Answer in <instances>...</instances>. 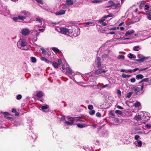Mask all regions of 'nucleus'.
<instances>
[{"label": "nucleus", "mask_w": 151, "mask_h": 151, "mask_svg": "<svg viewBox=\"0 0 151 151\" xmlns=\"http://www.w3.org/2000/svg\"><path fill=\"white\" fill-rule=\"evenodd\" d=\"M134 119L138 121V125L141 124L142 123H143L144 124L145 123V122H143L142 121V119L141 116V114L140 115L139 114H137L135 116Z\"/></svg>", "instance_id": "7"}, {"label": "nucleus", "mask_w": 151, "mask_h": 151, "mask_svg": "<svg viewBox=\"0 0 151 151\" xmlns=\"http://www.w3.org/2000/svg\"><path fill=\"white\" fill-rule=\"evenodd\" d=\"M32 138L34 139V140L35 139H36L37 138V137L33 134L32 135Z\"/></svg>", "instance_id": "58"}, {"label": "nucleus", "mask_w": 151, "mask_h": 151, "mask_svg": "<svg viewBox=\"0 0 151 151\" xmlns=\"http://www.w3.org/2000/svg\"><path fill=\"white\" fill-rule=\"evenodd\" d=\"M120 71L121 72H125V73H127V70H125L124 69H121L120 70Z\"/></svg>", "instance_id": "56"}, {"label": "nucleus", "mask_w": 151, "mask_h": 151, "mask_svg": "<svg viewBox=\"0 0 151 151\" xmlns=\"http://www.w3.org/2000/svg\"><path fill=\"white\" fill-rule=\"evenodd\" d=\"M65 11L64 10H60L55 13V14L56 15H60L63 14H65Z\"/></svg>", "instance_id": "18"}, {"label": "nucleus", "mask_w": 151, "mask_h": 151, "mask_svg": "<svg viewBox=\"0 0 151 151\" xmlns=\"http://www.w3.org/2000/svg\"><path fill=\"white\" fill-rule=\"evenodd\" d=\"M102 1L100 0H94L93 1V2L94 3H100Z\"/></svg>", "instance_id": "45"}, {"label": "nucleus", "mask_w": 151, "mask_h": 151, "mask_svg": "<svg viewBox=\"0 0 151 151\" xmlns=\"http://www.w3.org/2000/svg\"><path fill=\"white\" fill-rule=\"evenodd\" d=\"M20 17V18L23 21L26 19L28 17L31 15L30 13L26 10H22L19 13V14Z\"/></svg>", "instance_id": "2"}, {"label": "nucleus", "mask_w": 151, "mask_h": 151, "mask_svg": "<svg viewBox=\"0 0 151 151\" xmlns=\"http://www.w3.org/2000/svg\"><path fill=\"white\" fill-rule=\"evenodd\" d=\"M43 93L42 91H39L37 92V97L40 98L43 96Z\"/></svg>", "instance_id": "24"}, {"label": "nucleus", "mask_w": 151, "mask_h": 151, "mask_svg": "<svg viewBox=\"0 0 151 151\" xmlns=\"http://www.w3.org/2000/svg\"><path fill=\"white\" fill-rule=\"evenodd\" d=\"M58 64L59 65H60L62 63V61L61 59H58Z\"/></svg>", "instance_id": "55"}, {"label": "nucleus", "mask_w": 151, "mask_h": 151, "mask_svg": "<svg viewBox=\"0 0 151 151\" xmlns=\"http://www.w3.org/2000/svg\"><path fill=\"white\" fill-rule=\"evenodd\" d=\"M52 64L53 67L55 68H57L58 67V66L56 63H52H52H51Z\"/></svg>", "instance_id": "37"}, {"label": "nucleus", "mask_w": 151, "mask_h": 151, "mask_svg": "<svg viewBox=\"0 0 151 151\" xmlns=\"http://www.w3.org/2000/svg\"><path fill=\"white\" fill-rule=\"evenodd\" d=\"M139 47L138 46H135L133 47V49L135 51H137L139 50L138 49L139 48Z\"/></svg>", "instance_id": "35"}, {"label": "nucleus", "mask_w": 151, "mask_h": 151, "mask_svg": "<svg viewBox=\"0 0 151 151\" xmlns=\"http://www.w3.org/2000/svg\"><path fill=\"white\" fill-rule=\"evenodd\" d=\"M96 116L99 117H100L101 116V115L100 114V113L99 112H97V113H96Z\"/></svg>", "instance_id": "51"}, {"label": "nucleus", "mask_w": 151, "mask_h": 151, "mask_svg": "<svg viewBox=\"0 0 151 151\" xmlns=\"http://www.w3.org/2000/svg\"><path fill=\"white\" fill-rule=\"evenodd\" d=\"M108 57V55L107 54H105L102 55L103 58H106Z\"/></svg>", "instance_id": "52"}, {"label": "nucleus", "mask_w": 151, "mask_h": 151, "mask_svg": "<svg viewBox=\"0 0 151 151\" xmlns=\"http://www.w3.org/2000/svg\"><path fill=\"white\" fill-rule=\"evenodd\" d=\"M40 32L37 30H33L31 32V34L32 36V40L34 42H36L37 40V37L39 36Z\"/></svg>", "instance_id": "4"}, {"label": "nucleus", "mask_w": 151, "mask_h": 151, "mask_svg": "<svg viewBox=\"0 0 151 151\" xmlns=\"http://www.w3.org/2000/svg\"><path fill=\"white\" fill-rule=\"evenodd\" d=\"M127 72H129V73H133V71H132V70H127Z\"/></svg>", "instance_id": "62"}, {"label": "nucleus", "mask_w": 151, "mask_h": 151, "mask_svg": "<svg viewBox=\"0 0 151 151\" xmlns=\"http://www.w3.org/2000/svg\"><path fill=\"white\" fill-rule=\"evenodd\" d=\"M114 2L112 1H109L106 4L107 5L105 6L106 8H109L111 7L112 5L114 4Z\"/></svg>", "instance_id": "20"}, {"label": "nucleus", "mask_w": 151, "mask_h": 151, "mask_svg": "<svg viewBox=\"0 0 151 151\" xmlns=\"http://www.w3.org/2000/svg\"><path fill=\"white\" fill-rule=\"evenodd\" d=\"M137 57L139 59L136 60L140 62H143L145 60H147L149 58L148 57H144L141 54H138L137 55Z\"/></svg>", "instance_id": "10"}, {"label": "nucleus", "mask_w": 151, "mask_h": 151, "mask_svg": "<svg viewBox=\"0 0 151 151\" xmlns=\"http://www.w3.org/2000/svg\"><path fill=\"white\" fill-rule=\"evenodd\" d=\"M51 49L54 51L57 52L58 53H60L61 52V51L57 47H53Z\"/></svg>", "instance_id": "25"}, {"label": "nucleus", "mask_w": 151, "mask_h": 151, "mask_svg": "<svg viewBox=\"0 0 151 151\" xmlns=\"http://www.w3.org/2000/svg\"><path fill=\"white\" fill-rule=\"evenodd\" d=\"M95 25V23L93 22L92 21H89L86 23L85 24V26H94Z\"/></svg>", "instance_id": "22"}, {"label": "nucleus", "mask_w": 151, "mask_h": 151, "mask_svg": "<svg viewBox=\"0 0 151 151\" xmlns=\"http://www.w3.org/2000/svg\"><path fill=\"white\" fill-rule=\"evenodd\" d=\"M67 65L66 64V65H63L62 66V68L63 70L66 69V67Z\"/></svg>", "instance_id": "54"}, {"label": "nucleus", "mask_w": 151, "mask_h": 151, "mask_svg": "<svg viewBox=\"0 0 151 151\" xmlns=\"http://www.w3.org/2000/svg\"><path fill=\"white\" fill-rule=\"evenodd\" d=\"M144 77V76L142 74H138L136 76V78L137 79H142Z\"/></svg>", "instance_id": "27"}, {"label": "nucleus", "mask_w": 151, "mask_h": 151, "mask_svg": "<svg viewBox=\"0 0 151 151\" xmlns=\"http://www.w3.org/2000/svg\"><path fill=\"white\" fill-rule=\"evenodd\" d=\"M60 29V33L62 34L65 35H70V34L72 32V27H61L59 28Z\"/></svg>", "instance_id": "3"}, {"label": "nucleus", "mask_w": 151, "mask_h": 151, "mask_svg": "<svg viewBox=\"0 0 151 151\" xmlns=\"http://www.w3.org/2000/svg\"><path fill=\"white\" fill-rule=\"evenodd\" d=\"M121 6L120 3H119L117 4H116L114 3V4L111 6L112 8L113 9H118Z\"/></svg>", "instance_id": "17"}, {"label": "nucleus", "mask_w": 151, "mask_h": 151, "mask_svg": "<svg viewBox=\"0 0 151 151\" xmlns=\"http://www.w3.org/2000/svg\"><path fill=\"white\" fill-rule=\"evenodd\" d=\"M115 113L116 114H118L120 115H122V114L123 113L122 112L119 110H116L115 111Z\"/></svg>", "instance_id": "39"}, {"label": "nucleus", "mask_w": 151, "mask_h": 151, "mask_svg": "<svg viewBox=\"0 0 151 151\" xmlns=\"http://www.w3.org/2000/svg\"><path fill=\"white\" fill-rule=\"evenodd\" d=\"M66 68L65 74L67 75H71L72 76L74 75V73L73 72L72 70L69 67V65L68 64L66 63Z\"/></svg>", "instance_id": "9"}, {"label": "nucleus", "mask_w": 151, "mask_h": 151, "mask_svg": "<svg viewBox=\"0 0 151 151\" xmlns=\"http://www.w3.org/2000/svg\"><path fill=\"white\" fill-rule=\"evenodd\" d=\"M135 145L138 147H140L142 146V142L140 140H137L134 142Z\"/></svg>", "instance_id": "16"}, {"label": "nucleus", "mask_w": 151, "mask_h": 151, "mask_svg": "<svg viewBox=\"0 0 151 151\" xmlns=\"http://www.w3.org/2000/svg\"><path fill=\"white\" fill-rule=\"evenodd\" d=\"M77 126L79 128H82L83 127V125L81 124H77Z\"/></svg>", "instance_id": "47"}, {"label": "nucleus", "mask_w": 151, "mask_h": 151, "mask_svg": "<svg viewBox=\"0 0 151 151\" xmlns=\"http://www.w3.org/2000/svg\"><path fill=\"white\" fill-rule=\"evenodd\" d=\"M132 94H133L132 92H129L127 94V97L128 98H129L131 96Z\"/></svg>", "instance_id": "41"}, {"label": "nucleus", "mask_w": 151, "mask_h": 151, "mask_svg": "<svg viewBox=\"0 0 151 151\" xmlns=\"http://www.w3.org/2000/svg\"><path fill=\"white\" fill-rule=\"evenodd\" d=\"M105 18L104 17V18H103L101 19H100L99 20V22L100 23H101L102 22H103L105 20Z\"/></svg>", "instance_id": "48"}, {"label": "nucleus", "mask_w": 151, "mask_h": 151, "mask_svg": "<svg viewBox=\"0 0 151 151\" xmlns=\"http://www.w3.org/2000/svg\"><path fill=\"white\" fill-rule=\"evenodd\" d=\"M140 105V103L139 102H137L134 104V106L135 107H138Z\"/></svg>", "instance_id": "31"}, {"label": "nucleus", "mask_w": 151, "mask_h": 151, "mask_svg": "<svg viewBox=\"0 0 151 151\" xmlns=\"http://www.w3.org/2000/svg\"><path fill=\"white\" fill-rule=\"evenodd\" d=\"M132 90L133 91H134L136 95L138 94L139 92V87H134L132 88Z\"/></svg>", "instance_id": "15"}, {"label": "nucleus", "mask_w": 151, "mask_h": 151, "mask_svg": "<svg viewBox=\"0 0 151 151\" xmlns=\"http://www.w3.org/2000/svg\"><path fill=\"white\" fill-rule=\"evenodd\" d=\"M113 14L111 13L109 14L108 15L106 16H105L104 17L105 18H107L108 17H112L113 16Z\"/></svg>", "instance_id": "36"}, {"label": "nucleus", "mask_w": 151, "mask_h": 151, "mask_svg": "<svg viewBox=\"0 0 151 151\" xmlns=\"http://www.w3.org/2000/svg\"><path fill=\"white\" fill-rule=\"evenodd\" d=\"M136 80L134 78H132L131 79L130 81L132 83H134L135 82Z\"/></svg>", "instance_id": "50"}, {"label": "nucleus", "mask_w": 151, "mask_h": 151, "mask_svg": "<svg viewBox=\"0 0 151 151\" xmlns=\"http://www.w3.org/2000/svg\"><path fill=\"white\" fill-rule=\"evenodd\" d=\"M22 96L21 94H18L17 96L16 99L17 100H20L21 99Z\"/></svg>", "instance_id": "42"}, {"label": "nucleus", "mask_w": 151, "mask_h": 151, "mask_svg": "<svg viewBox=\"0 0 151 151\" xmlns=\"http://www.w3.org/2000/svg\"><path fill=\"white\" fill-rule=\"evenodd\" d=\"M72 32L70 34V35H73L75 37H77L80 34V29L78 27H75L72 29Z\"/></svg>", "instance_id": "5"}, {"label": "nucleus", "mask_w": 151, "mask_h": 151, "mask_svg": "<svg viewBox=\"0 0 151 151\" xmlns=\"http://www.w3.org/2000/svg\"><path fill=\"white\" fill-rule=\"evenodd\" d=\"M31 62L33 63H35L36 62V59L34 57H32L31 58Z\"/></svg>", "instance_id": "32"}, {"label": "nucleus", "mask_w": 151, "mask_h": 151, "mask_svg": "<svg viewBox=\"0 0 151 151\" xmlns=\"http://www.w3.org/2000/svg\"><path fill=\"white\" fill-rule=\"evenodd\" d=\"M134 139L136 140H138L139 139H140V136L139 135H136L134 137Z\"/></svg>", "instance_id": "43"}, {"label": "nucleus", "mask_w": 151, "mask_h": 151, "mask_svg": "<svg viewBox=\"0 0 151 151\" xmlns=\"http://www.w3.org/2000/svg\"><path fill=\"white\" fill-rule=\"evenodd\" d=\"M109 86L108 84H106L104 85H103V86H102L101 88H105L108 87Z\"/></svg>", "instance_id": "57"}, {"label": "nucleus", "mask_w": 151, "mask_h": 151, "mask_svg": "<svg viewBox=\"0 0 151 151\" xmlns=\"http://www.w3.org/2000/svg\"><path fill=\"white\" fill-rule=\"evenodd\" d=\"M65 116H63L61 118V120L62 121H63L65 119Z\"/></svg>", "instance_id": "59"}, {"label": "nucleus", "mask_w": 151, "mask_h": 151, "mask_svg": "<svg viewBox=\"0 0 151 151\" xmlns=\"http://www.w3.org/2000/svg\"><path fill=\"white\" fill-rule=\"evenodd\" d=\"M128 57L130 59H135L136 58V56L130 53L128 55Z\"/></svg>", "instance_id": "29"}, {"label": "nucleus", "mask_w": 151, "mask_h": 151, "mask_svg": "<svg viewBox=\"0 0 151 151\" xmlns=\"http://www.w3.org/2000/svg\"><path fill=\"white\" fill-rule=\"evenodd\" d=\"M106 72V71L102 69H100L95 70V74L96 75H99L102 73H104Z\"/></svg>", "instance_id": "12"}, {"label": "nucleus", "mask_w": 151, "mask_h": 151, "mask_svg": "<svg viewBox=\"0 0 151 151\" xmlns=\"http://www.w3.org/2000/svg\"><path fill=\"white\" fill-rule=\"evenodd\" d=\"M96 62L97 63V66L99 68H100L101 66V58L99 57H97L96 59Z\"/></svg>", "instance_id": "13"}, {"label": "nucleus", "mask_w": 151, "mask_h": 151, "mask_svg": "<svg viewBox=\"0 0 151 151\" xmlns=\"http://www.w3.org/2000/svg\"><path fill=\"white\" fill-rule=\"evenodd\" d=\"M41 59L42 60L45 61L46 63H52V62L47 60L44 57H42L41 58Z\"/></svg>", "instance_id": "23"}, {"label": "nucleus", "mask_w": 151, "mask_h": 151, "mask_svg": "<svg viewBox=\"0 0 151 151\" xmlns=\"http://www.w3.org/2000/svg\"><path fill=\"white\" fill-rule=\"evenodd\" d=\"M117 108L119 109H123V108L121 106H117Z\"/></svg>", "instance_id": "60"}, {"label": "nucleus", "mask_w": 151, "mask_h": 151, "mask_svg": "<svg viewBox=\"0 0 151 151\" xmlns=\"http://www.w3.org/2000/svg\"><path fill=\"white\" fill-rule=\"evenodd\" d=\"M122 77L124 78H128L130 77L131 75H126L124 73H123L122 74Z\"/></svg>", "instance_id": "34"}, {"label": "nucleus", "mask_w": 151, "mask_h": 151, "mask_svg": "<svg viewBox=\"0 0 151 151\" xmlns=\"http://www.w3.org/2000/svg\"><path fill=\"white\" fill-rule=\"evenodd\" d=\"M134 32V31L133 29H130L127 31L125 34V36H128L129 35H131Z\"/></svg>", "instance_id": "14"}, {"label": "nucleus", "mask_w": 151, "mask_h": 151, "mask_svg": "<svg viewBox=\"0 0 151 151\" xmlns=\"http://www.w3.org/2000/svg\"><path fill=\"white\" fill-rule=\"evenodd\" d=\"M95 113V111L94 110H90L89 112V113L91 115H93Z\"/></svg>", "instance_id": "40"}, {"label": "nucleus", "mask_w": 151, "mask_h": 151, "mask_svg": "<svg viewBox=\"0 0 151 151\" xmlns=\"http://www.w3.org/2000/svg\"><path fill=\"white\" fill-rule=\"evenodd\" d=\"M22 35L24 36H28L30 32V31L27 28H22L20 32Z\"/></svg>", "instance_id": "8"}, {"label": "nucleus", "mask_w": 151, "mask_h": 151, "mask_svg": "<svg viewBox=\"0 0 151 151\" xmlns=\"http://www.w3.org/2000/svg\"><path fill=\"white\" fill-rule=\"evenodd\" d=\"M141 114L143 122L147 121L150 119V117L149 113L147 112H142Z\"/></svg>", "instance_id": "6"}, {"label": "nucleus", "mask_w": 151, "mask_h": 151, "mask_svg": "<svg viewBox=\"0 0 151 151\" xmlns=\"http://www.w3.org/2000/svg\"><path fill=\"white\" fill-rule=\"evenodd\" d=\"M20 18V17L19 14L17 17H14L12 19L14 21L16 22L19 19L20 20H22V19H21Z\"/></svg>", "instance_id": "26"}, {"label": "nucleus", "mask_w": 151, "mask_h": 151, "mask_svg": "<svg viewBox=\"0 0 151 151\" xmlns=\"http://www.w3.org/2000/svg\"><path fill=\"white\" fill-rule=\"evenodd\" d=\"M107 29L108 30H115L116 29V27H112V28H107Z\"/></svg>", "instance_id": "44"}, {"label": "nucleus", "mask_w": 151, "mask_h": 151, "mask_svg": "<svg viewBox=\"0 0 151 151\" xmlns=\"http://www.w3.org/2000/svg\"><path fill=\"white\" fill-rule=\"evenodd\" d=\"M110 114L111 116V117H114L115 116L114 113L112 111H110Z\"/></svg>", "instance_id": "46"}, {"label": "nucleus", "mask_w": 151, "mask_h": 151, "mask_svg": "<svg viewBox=\"0 0 151 151\" xmlns=\"http://www.w3.org/2000/svg\"><path fill=\"white\" fill-rule=\"evenodd\" d=\"M78 121L84 122V121L80 119H72L70 120V122H68L66 121L65 122V123L67 125H71L73 124L74 121H75L76 122H77Z\"/></svg>", "instance_id": "11"}, {"label": "nucleus", "mask_w": 151, "mask_h": 151, "mask_svg": "<svg viewBox=\"0 0 151 151\" xmlns=\"http://www.w3.org/2000/svg\"><path fill=\"white\" fill-rule=\"evenodd\" d=\"M49 108V106L47 105H42L41 106V110L44 112H45V110Z\"/></svg>", "instance_id": "21"}, {"label": "nucleus", "mask_w": 151, "mask_h": 151, "mask_svg": "<svg viewBox=\"0 0 151 151\" xmlns=\"http://www.w3.org/2000/svg\"><path fill=\"white\" fill-rule=\"evenodd\" d=\"M149 81V79L148 78H145L142 79L139 83H142L143 82H147Z\"/></svg>", "instance_id": "38"}, {"label": "nucleus", "mask_w": 151, "mask_h": 151, "mask_svg": "<svg viewBox=\"0 0 151 151\" xmlns=\"http://www.w3.org/2000/svg\"><path fill=\"white\" fill-rule=\"evenodd\" d=\"M65 4L67 6H69L73 4L74 3L73 0H66Z\"/></svg>", "instance_id": "19"}, {"label": "nucleus", "mask_w": 151, "mask_h": 151, "mask_svg": "<svg viewBox=\"0 0 151 151\" xmlns=\"http://www.w3.org/2000/svg\"><path fill=\"white\" fill-rule=\"evenodd\" d=\"M88 108L90 110H92L93 108V106L92 105H89L88 106Z\"/></svg>", "instance_id": "49"}, {"label": "nucleus", "mask_w": 151, "mask_h": 151, "mask_svg": "<svg viewBox=\"0 0 151 151\" xmlns=\"http://www.w3.org/2000/svg\"><path fill=\"white\" fill-rule=\"evenodd\" d=\"M37 2L39 3L40 4H42V0H35Z\"/></svg>", "instance_id": "61"}, {"label": "nucleus", "mask_w": 151, "mask_h": 151, "mask_svg": "<svg viewBox=\"0 0 151 151\" xmlns=\"http://www.w3.org/2000/svg\"><path fill=\"white\" fill-rule=\"evenodd\" d=\"M117 58L119 60H124V56L123 55H118Z\"/></svg>", "instance_id": "33"}, {"label": "nucleus", "mask_w": 151, "mask_h": 151, "mask_svg": "<svg viewBox=\"0 0 151 151\" xmlns=\"http://www.w3.org/2000/svg\"><path fill=\"white\" fill-rule=\"evenodd\" d=\"M41 50L42 51V53L45 55H48V53L46 52L45 50L43 48H41Z\"/></svg>", "instance_id": "28"}, {"label": "nucleus", "mask_w": 151, "mask_h": 151, "mask_svg": "<svg viewBox=\"0 0 151 151\" xmlns=\"http://www.w3.org/2000/svg\"><path fill=\"white\" fill-rule=\"evenodd\" d=\"M36 19V21L40 23H41L43 20V19L42 18L40 17H37Z\"/></svg>", "instance_id": "30"}, {"label": "nucleus", "mask_w": 151, "mask_h": 151, "mask_svg": "<svg viewBox=\"0 0 151 151\" xmlns=\"http://www.w3.org/2000/svg\"><path fill=\"white\" fill-rule=\"evenodd\" d=\"M17 45V47L22 50H27L28 49L27 42L25 39H20L18 42Z\"/></svg>", "instance_id": "1"}, {"label": "nucleus", "mask_w": 151, "mask_h": 151, "mask_svg": "<svg viewBox=\"0 0 151 151\" xmlns=\"http://www.w3.org/2000/svg\"><path fill=\"white\" fill-rule=\"evenodd\" d=\"M145 7L146 10H147L149 8V6L148 5L146 4L145 5Z\"/></svg>", "instance_id": "53"}, {"label": "nucleus", "mask_w": 151, "mask_h": 151, "mask_svg": "<svg viewBox=\"0 0 151 151\" xmlns=\"http://www.w3.org/2000/svg\"><path fill=\"white\" fill-rule=\"evenodd\" d=\"M146 127L148 128H150L151 127V125L150 124H147L146 125Z\"/></svg>", "instance_id": "64"}, {"label": "nucleus", "mask_w": 151, "mask_h": 151, "mask_svg": "<svg viewBox=\"0 0 151 151\" xmlns=\"http://www.w3.org/2000/svg\"><path fill=\"white\" fill-rule=\"evenodd\" d=\"M147 18L149 20H151V16L150 15H148L147 16Z\"/></svg>", "instance_id": "63"}]
</instances>
